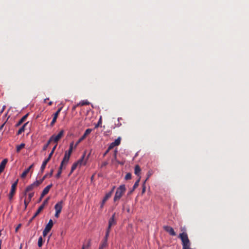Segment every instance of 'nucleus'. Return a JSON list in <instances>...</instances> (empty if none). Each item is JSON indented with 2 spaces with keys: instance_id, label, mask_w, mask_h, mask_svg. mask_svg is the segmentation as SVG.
Listing matches in <instances>:
<instances>
[{
  "instance_id": "1",
  "label": "nucleus",
  "mask_w": 249,
  "mask_h": 249,
  "mask_svg": "<svg viewBox=\"0 0 249 249\" xmlns=\"http://www.w3.org/2000/svg\"><path fill=\"white\" fill-rule=\"evenodd\" d=\"M179 238L182 242V249H192L190 248L191 243L186 232H183L180 233Z\"/></svg>"
},
{
  "instance_id": "2",
  "label": "nucleus",
  "mask_w": 249,
  "mask_h": 249,
  "mask_svg": "<svg viewBox=\"0 0 249 249\" xmlns=\"http://www.w3.org/2000/svg\"><path fill=\"white\" fill-rule=\"evenodd\" d=\"M126 191L125 186L124 184L120 185L116 190L113 200L114 202L119 201L122 197Z\"/></svg>"
},
{
  "instance_id": "3",
  "label": "nucleus",
  "mask_w": 249,
  "mask_h": 249,
  "mask_svg": "<svg viewBox=\"0 0 249 249\" xmlns=\"http://www.w3.org/2000/svg\"><path fill=\"white\" fill-rule=\"evenodd\" d=\"M50 198L48 197L43 202L42 205L38 208L36 212V213L34 214L33 216L29 220V223H30L32 222V221L34 220V219L37 216L39 213L42 211V210L44 209L45 205H46L48 201L49 200Z\"/></svg>"
},
{
  "instance_id": "4",
  "label": "nucleus",
  "mask_w": 249,
  "mask_h": 249,
  "mask_svg": "<svg viewBox=\"0 0 249 249\" xmlns=\"http://www.w3.org/2000/svg\"><path fill=\"white\" fill-rule=\"evenodd\" d=\"M56 146H57V144H55V145L53 148L52 151L49 154L48 158L43 161V162L42 164V165L41 166V168H40V171L42 173L44 171L47 163L49 161V160L51 159L52 156L53 154L54 151L55 149H56Z\"/></svg>"
},
{
  "instance_id": "5",
  "label": "nucleus",
  "mask_w": 249,
  "mask_h": 249,
  "mask_svg": "<svg viewBox=\"0 0 249 249\" xmlns=\"http://www.w3.org/2000/svg\"><path fill=\"white\" fill-rule=\"evenodd\" d=\"M85 154H86V153L85 152L84 154H83V155L82 156V157H81V158L80 160H79L76 162H75L72 164L71 168V173H72L76 169V168H77V165L78 164H80V165H82V164H83L84 165L86 164V161H85L84 163H83L84 159L85 158Z\"/></svg>"
},
{
  "instance_id": "6",
  "label": "nucleus",
  "mask_w": 249,
  "mask_h": 249,
  "mask_svg": "<svg viewBox=\"0 0 249 249\" xmlns=\"http://www.w3.org/2000/svg\"><path fill=\"white\" fill-rule=\"evenodd\" d=\"M64 133V131L63 130H61L60 131V132H59V133L57 135H52L50 137V139L51 140V141L52 142H55L56 144H57L58 141L60 139H61V138L63 136Z\"/></svg>"
},
{
  "instance_id": "7",
  "label": "nucleus",
  "mask_w": 249,
  "mask_h": 249,
  "mask_svg": "<svg viewBox=\"0 0 249 249\" xmlns=\"http://www.w3.org/2000/svg\"><path fill=\"white\" fill-rule=\"evenodd\" d=\"M73 142H72L71 143L70 145V148L68 151H66L65 153L64 157L63 158V160L64 161H66L68 162L70 156L71 155V154L72 151L73 149Z\"/></svg>"
},
{
  "instance_id": "8",
  "label": "nucleus",
  "mask_w": 249,
  "mask_h": 249,
  "mask_svg": "<svg viewBox=\"0 0 249 249\" xmlns=\"http://www.w3.org/2000/svg\"><path fill=\"white\" fill-rule=\"evenodd\" d=\"M18 179H17V180L12 185L11 189L9 194V198L10 200L12 199L13 197L16 193V188L18 183Z\"/></svg>"
},
{
  "instance_id": "9",
  "label": "nucleus",
  "mask_w": 249,
  "mask_h": 249,
  "mask_svg": "<svg viewBox=\"0 0 249 249\" xmlns=\"http://www.w3.org/2000/svg\"><path fill=\"white\" fill-rule=\"evenodd\" d=\"M121 138L118 137L117 139L115 140L114 142H111L107 148L108 151H110V150L113 149L115 146L119 145L121 143Z\"/></svg>"
},
{
  "instance_id": "10",
  "label": "nucleus",
  "mask_w": 249,
  "mask_h": 249,
  "mask_svg": "<svg viewBox=\"0 0 249 249\" xmlns=\"http://www.w3.org/2000/svg\"><path fill=\"white\" fill-rule=\"evenodd\" d=\"M67 163H68V162L62 160V161H61V164L60 165V167L59 168L58 172H57V174L56 175V178H60L61 174L62 173V170L63 168L64 167H65V166H66V165H67Z\"/></svg>"
},
{
  "instance_id": "11",
  "label": "nucleus",
  "mask_w": 249,
  "mask_h": 249,
  "mask_svg": "<svg viewBox=\"0 0 249 249\" xmlns=\"http://www.w3.org/2000/svg\"><path fill=\"white\" fill-rule=\"evenodd\" d=\"M34 196V192L30 193L28 195V198H25V199L24 200V205H25V208H24L25 210L27 208V207L28 204L30 202V201L32 199V198Z\"/></svg>"
},
{
  "instance_id": "12",
  "label": "nucleus",
  "mask_w": 249,
  "mask_h": 249,
  "mask_svg": "<svg viewBox=\"0 0 249 249\" xmlns=\"http://www.w3.org/2000/svg\"><path fill=\"white\" fill-rule=\"evenodd\" d=\"M163 228L166 232H168L170 235L172 236H175L176 235L173 228L169 226H164Z\"/></svg>"
},
{
  "instance_id": "13",
  "label": "nucleus",
  "mask_w": 249,
  "mask_h": 249,
  "mask_svg": "<svg viewBox=\"0 0 249 249\" xmlns=\"http://www.w3.org/2000/svg\"><path fill=\"white\" fill-rule=\"evenodd\" d=\"M61 109H62V107L59 108L57 110V111L54 114H53V119L50 124V125L51 126H53L54 125V124H55V123L56 122V119H57V118L58 116V115H59L60 112L61 111Z\"/></svg>"
},
{
  "instance_id": "14",
  "label": "nucleus",
  "mask_w": 249,
  "mask_h": 249,
  "mask_svg": "<svg viewBox=\"0 0 249 249\" xmlns=\"http://www.w3.org/2000/svg\"><path fill=\"white\" fill-rule=\"evenodd\" d=\"M115 188V186H114L112 188L111 190L107 193L106 194L104 197L103 198V200L104 202H106L112 196L114 189Z\"/></svg>"
},
{
  "instance_id": "15",
  "label": "nucleus",
  "mask_w": 249,
  "mask_h": 249,
  "mask_svg": "<svg viewBox=\"0 0 249 249\" xmlns=\"http://www.w3.org/2000/svg\"><path fill=\"white\" fill-rule=\"evenodd\" d=\"M63 201H60L57 203L55 206H54V209L55 210V212L61 213L62 207H63Z\"/></svg>"
},
{
  "instance_id": "16",
  "label": "nucleus",
  "mask_w": 249,
  "mask_h": 249,
  "mask_svg": "<svg viewBox=\"0 0 249 249\" xmlns=\"http://www.w3.org/2000/svg\"><path fill=\"white\" fill-rule=\"evenodd\" d=\"M53 186V184L51 183V184L47 186L42 191V197H44L46 195H47L49 192L51 188Z\"/></svg>"
},
{
  "instance_id": "17",
  "label": "nucleus",
  "mask_w": 249,
  "mask_h": 249,
  "mask_svg": "<svg viewBox=\"0 0 249 249\" xmlns=\"http://www.w3.org/2000/svg\"><path fill=\"white\" fill-rule=\"evenodd\" d=\"M8 162V160L7 159H4L0 163V174H1V173H2L5 167V165L6 164V163H7Z\"/></svg>"
},
{
  "instance_id": "18",
  "label": "nucleus",
  "mask_w": 249,
  "mask_h": 249,
  "mask_svg": "<svg viewBox=\"0 0 249 249\" xmlns=\"http://www.w3.org/2000/svg\"><path fill=\"white\" fill-rule=\"evenodd\" d=\"M115 213H114L108 220L109 226H113L116 224V221L115 219Z\"/></svg>"
},
{
  "instance_id": "19",
  "label": "nucleus",
  "mask_w": 249,
  "mask_h": 249,
  "mask_svg": "<svg viewBox=\"0 0 249 249\" xmlns=\"http://www.w3.org/2000/svg\"><path fill=\"white\" fill-rule=\"evenodd\" d=\"M29 115V113H27L26 115H25L24 116H23L18 122V123L16 124V127H18L19 125H20L25 120H26L28 116Z\"/></svg>"
},
{
  "instance_id": "20",
  "label": "nucleus",
  "mask_w": 249,
  "mask_h": 249,
  "mask_svg": "<svg viewBox=\"0 0 249 249\" xmlns=\"http://www.w3.org/2000/svg\"><path fill=\"white\" fill-rule=\"evenodd\" d=\"M34 164H32L30 165L27 169L25 170V171L22 173L21 175V178H25L27 175L28 174V173L30 172L31 169L33 167Z\"/></svg>"
},
{
  "instance_id": "21",
  "label": "nucleus",
  "mask_w": 249,
  "mask_h": 249,
  "mask_svg": "<svg viewBox=\"0 0 249 249\" xmlns=\"http://www.w3.org/2000/svg\"><path fill=\"white\" fill-rule=\"evenodd\" d=\"M53 226V221L52 219H50L48 223L46 225L44 229L50 231V230H51V229L52 228Z\"/></svg>"
},
{
  "instance_id": "22",
  "label": "nucleus",
  "mask_w": 249,
  "mask_h": 249,
  "mask_svg": "<svg viewBox=\"0 0 249 249\" xmlns=\"http://www.w3.org/2000/svg\"><path fill=\"white\" fill-rule=\"evenodd\" d=\"M141 169L139 165H136L134 169V173L136 175L140 177Z\"/></svg>"
},
{
  "instance_id": "23",
  "label": "nucleus",
  "mask_w": 249,
  "mask_h": 249,
  "mask_svg": "<svg viewBox=\"0 0 249 249\" xmlns=\"http://www.w3.org/2000/svg\"><path fill=\"white\" fill-rule=\"evenodd\" d=\"M28 122H27L22 126V127L18 130L17 132V135H19L25 131V127L28 124Z\"/></svg>"
},
{
  "instance_id": "24",
  "label": "nucleus",
  "mask_w": 249,
  "mask_h": 249,
  "mask_svg": "<svg viewBox=\"0 0 249 249\" xmlns=\"http://www.w3.org/2000/svg\"><path fill=\"white\" fill-rule=\"evenodd\" d=\"M107 246V242L103 240L99 246V249H104Z\"/></svg>"
},
{
  "instance_id": "25",
  "label": "nucleus",
  "mask_w": 249,
  "mask_h": 249,
  "mask_svg": "<svg viewBox=\"0 0 249 249\" xmlns=\"http://www.w3.org/2000/svg\"><path fill=\"white\" fill-rule=\"evenodd\" d=\"M141 179V177H140L135 182V184L133 185V189L130 191V193H131L132 191H133L136 188L139 186V182Z\"/></svg>"
},
{
  "instance_id": "26",
  "label": "nucleus",
  "mask_w": 249,
  "mask_h": 249,
  "mask_svg": "<svg viewBox=\"0 0 249 249\" xmlns=\"http://www.w3.org/2000/svg\"><path fill=\"white\" fill-rule=\"evenodd\" d=\"M25 144L23 143H22L20 144L17 145V147H16L17 152H19V151L21 150V149H22V148H23L25 147Z\"/></svg>"
},
{
  "instance_id": "27",
  "label": "nucleus",
  "mask_w": 249,
  "mask_h": 249,
  "mask_svg": "<svg viewBox=\"0 0 249 249\" xmlns=\"http://www.w3.org/2000/svg\"><path fill=\"white\" fill-rule=\"evenodd\" d=\"M53 169H52L50 173H49V174H45L43 177L42 178H41V180L43 181L44 180V179L48 177V176H49L50 177L52 176L53 175Z\"/></svg>"
},
{
  "instance_id": "28",
  "label": "nucleus",
  "mask_w": 249,
  "mask_h": 249,
  "mask_svg": "<svg viewBox=\"0 0 249 249\" xmlns=\"http://www.w3.org/2000/svg\"><path fill=\"white\" fill-rule=\"evenodd\" d=\"M43 181L40 179L39 180H36L35 182H34L33 184L35 187H36L38 186L40 184L42 183Z\"/></svg>"
},
{
  "instance_id": "29",
  "label": "nucleus",
  "mask_w": 249,
  "mask_h": 249,
  "mask_svg": "<svg viewBox=\"0 0 249 249\" xmlns=\"http://www.w3.org/2000/svg\"><path fill=\"white\" fill-rule=\"evenodd\" d=\"M35 188V186H34L33 184L32 183V184L28 186L26 188V191L30 192V191H32V190H33Z\"/></svg>"
},
{
  "instance_id": "30",
  "label": "nucleus",
  "mask_w": 249,
  "mask_h": 249,
  "mask_svg": "<svg viewBox=\"0 0 249 249\" xmlns=\"http://www.w3.org/2000/svg\"><path fill=\"white\" fill-rule=\"evenodd\" d=\"M92 131V129H90V128H88V129H86L83 136H84L86 138L87 136L88 135H89L91 132Z\"/></svg>"
},
{
  "instance_id": "31",
  "label": "nucleus",
  "mask_w": 249,
  "mask_h": 249,
  "mask_svg": "<svg viewBox=\"0 0 249 249\" xmlns=\"http://www.w3.org/2000/svg\"><path fill=\"white\" fill-rule=\"evenodd\" d=\"M86 138L84 136H82L76 142L75 147H76L82 141H83Z\"/></svg>"
},
{
  "instance_id": "32",
  "label": "nucleus",
  "mask_w": 249,
  "mask_h": 249,
  "mask_svg": "<svg viewBox=\"0 0 249 249\" xmlns=\"http://www.w3.org/2000/svg\"><path fill=\"white\" fill-rule=\"evenodd\" d=\"M38 246L39 247H41L43 245V239L41 236H40L38 240Z\"/></svg>"
},
{
  "instance_id": "33",
  "label": "nucleus",
  "mask_w": 249,
  "mask_h": 249,
  "mask_svg": "<svg viewBox=\"0 0 249 249\" xmlns=\"http://www.w3.org/2000/svg\"><path fill=\"white\" fill-rule=\"evenodd\" d=\"M51 142L52 141H51L50 139H49V140L47 142V143L45 145H44L43 147V150H46Z\"/></svg>"
},
{
  "instance_id": "34",
  "label": "nucleus",
  "mask_w": 249,
  "mask_h": 249,
  "mask_svg": "<svg viewBox=\"0 0 249 249\" xmlns=\"http://www.w3.org/2000/svg\"><path fill=\"white\" fill-rule=\"evenodd\" d=\"M80 106H85V105H88L89 104V103L88 101H82V102H80L79 103Z\"/></svg>"
},
{
  "instance_id": "35",
  "label": "nucleus",
  "mask_w": 249,
  "mask_h": 249,
  "mask_svg": "<svg viewBox=\"0 0 249 249\" xmlns=\"http://www.w3.org/2000/svg\"><path fill=\"white\" fill-rule=\"evenodd\" d=\"M118 153V150L117 148L115 149L114 151V154H113V160L115 161H117V154Z\"/></svg>"
},
{
  "instance_id": "36",
  "label": "nucleus",
  "mask_w": 249,
  "mask_h": 249,
  "mask_svg": "<svg viewBox=\"0 0 249 249\" xmlns=\"http://www.w3.org/2000/svg\"><path fill=\"white\" fill-rule=\"evenodd\" d=\"M109 232L108 231H106L105 236L103 239V240L107 242L108 237L109 236Z\"/></svg>"
},
{
  "instance_id": "37",
  "label": "nucleus",
  "mask_w": 249,
  "mask_h": 249,
  "mask_svg": "<svg viewBox=\"0 0 249 249\" xmlns=\"http://www.w3.org/2000/svg\"><path fill=\"white\" fill-rule=\"evenodd\" d=\"M131 178V174L130 173H127L125 176V179L126 180H128Z\"/></svg>"
},
{
  "instance_id": "38",
  "label": "nucleus",
  "mask_w": 249,
  "mask_h": 249,
  "mask_svg": "<svg viewBox=\"0 0 249 249\" xmlns=\"http://www.w3.org/2000/svg\"><path fill=\"white\" fill-rule=\"evenodd\" d=\"M145 182L144 181V182L143 183L142 190V194L144 193L145 192L146 187L145 186Z\"/></svg>"
},
{
  "instance_id": "39",
  "label": "nucleus",
  "mask_w": 249,
  "mask_h": 249,
  "mask_svg": "<svg viewBox=\"0 0 249 249\" xmlns=\"http://www.w3.org/2000/svg\"><path fill=\"white\" fill-rule=\"evenodd\" d=\"M49 232V231L44 229L43 231V235L44 237L46 236L48 233Z\"/></svg>"
},
{
  "instance_id": "40",
  "label": "nucleus",
  "mask_w": 249,
  "mask_h": 249,
  "mask_svg": "<svg viewBox=\"0 0 249 249\" xmlns=\"http://www.w3.org/2000/svg\"><path fill=\"white\" fill-rule=\"evenodd\" d=\"M80 106V105H79V104L78 103V104H77V105H75V106H73V107H72V111L75 110V109H76V108L78 106Z\"/></svg>"
},
{
  "instance_id": "41",
  "label": "nucleus",
  "mask_w": 249,
  "mask_h": 249,
  "mask_svg": "<svg viewBox=\"0 0 249 249\" xmlns=\"http://www.w3.org/2000/svg\"><path fill=\"white\" fill-rule=\"evenodd\" d=\"M5 107H6V106L5 105H4L2 107V108L1 110L0 111V115H1L2 113V112L4 111V109H5Z\"/></svg>"
},
{
  "instance_id": "42",
  "label": "nucleus",
  "mask_w": 249,
  "mask_h": 249,
  "mask_svg": "<svg viewBox=\"0 0 249 249\" xmlns=\"http://www.w3.org/2000/svg\"><path fill=\"white\" fill-rule=\"evenodd\" d=\"M106 202H104L103 200H102V201L101 202V205H100V208L102 209Z\"/></svg>"
},
{
  "instance_id": "43",
  "label": "nucleus",
  "mask_w": 249,
  "mask_h": 249,
  "mask_svg": "<svg viewBox=\"0 0 249 249\" xmlns=\"http://www.w3.org/2000/svg\"><path fill=\"white\" fill-rule=\"evenodd\" d=\"M107 164H108V162H107V161H105V162H103L102 165H101V167H103L104 166H106L107 165Z\"/></svg>"
},
{
  "instance_id": "44",
  "label": "nucleus",
  "mask_w": 249,
  "mask_h": 249,
  "mask_svg": "<svg viewBox=\"0 0 249 249\" xmlns=\"http://www.w3.org/2000/svg\"><path fill=\"white\" fill-rule=\"evenodd\" d=\"M112 226H109V225L108 224V227L106 231H108L109 232H110Z\"/></svg>"
},
{
  "instance_id": "45",
  "label": "nucleus",
  "mask_w": 249,
  "mask_h": 249,
  "mask_svg": "<svg viewBox=\"0 0 249 249\" xmlns=\"http://www.w3.org/2000/svg\"><path fill=\"white\" fill-rule=\"evenodd\" d=\"M60 213L59 212H55V217H59V214H60Z\"/></svg>"
},
{
  "instance_id": "46",
  "label": "nucleus",
  "mask_w": 249,
  "mask_h": 249,
  "mask_svg": "<svg viewBox=\"0 0 249 249\" xmlns=\"http://www.w3.org/2000/svg\"><path fill=\"white\" fill-rule=\"evenodd\" d=\"M109 151H108V149H107L106 151L104 153L103 157H105L107 155V154L108 153Z\"/></svg>"
},
{
  "instance_id": "47",
  "label": "nucleus",
  "mask_w": 249,
  "mask_h": 249,
  "mask_svg": "<svg viewBox=\"0 0 249 249\" xmlns=\"http://www.w3.org/2000/svg\"><path fill=\"white\" fill-rule=\"evenodd\" d=\"M5 124V123L3 124L0 126V131L2 130L4 125Z\"/></svg>"
},
{
  "instance_id": "48",
  "label": "nucleus",
  "mask_w": 249,
  "mask_h": 249,
  "mask_svg": "<svg viewBox=\"0 0 249 249\" xmlns=\"http://www.w3.org/2000/svg\"><path fill=\"white\" fill-rule=\"evenodd\" d=\"M21 225L19 224L18 227L16 228V231H18V228L20 227Z\"/></svg>"
},
{
  "instance_id": "49",
  "label": "nucleus",
  "mask_w": 249,
  "mask_h": 249,
  "mask_svg": "<svg viewBox=\"0 0 249 249\" xmlns=\"http://www.w3.org/2000/svg\"><path fill=\"white\" fill-rule=\"evenodd\" d=\"M28 192H26V189H25V191H24V196H27V194Z\"/></svg>"
},
{
  "instance_id": "50",
  "label": "nucleus",
  "mask_w": 249,
  "mask_h": 249,
  "mask_svg": "<svg viewBox=\"0 0 249 249\" xmlns=\"http://www.w3.org/2000/svg\"><path fill=\"white\" fill-rule=\"evenodd\" d=\"M150 176V174H148V177H147V178L145 180L144 182H146L147 181V180L148 179Z\"/></svg>"
},
{
  "instance_id": "51",
  "label": "nucleus",
  "mask_w": 249,
  "mask_h": 249,
  "mask_svg": "<svg viewBox=\"0 0 249 249\" xmlns=\"http://www.w3.org/2000/svg\"><path fill=\"white\" fill-rule=\"evenodd\" d=\"M53 104V102L52 101L50 102L49 103H48V105L49 106H51Z\"/></svg>"
},
{
  "instance_id": "52",
  "label": "nucleus",
  "mask_w": 249,
  "mask_h": 249,
  "mask_svg": "<svg viewBox=\"0 0 249 249\" xmlns=\"http://www.w3.org/2000/svg\"><path fill=\"white\" fill-rule=\"evenodd\" d=\"M100 122H101V120H100V121H99L98 124L100 123ZM98 125H99V124H98L97 125H96L95 126V127H98Z\"/></svg>"
},
{
  "instance_id": "53",
  "label": "nucleus",
  "mask_w": 249,
  "mask_h": 249,
  "mask_svg": "<svg viewBox=\"0 0 249 249\" xmlns=\"http://www.w3.org/2000/svg\"><path fill=\"white\" fill-rule=\"evenodd\" d=\"M47 100H49V98L45 99L44 102H45L46 101H47Z\"/></svg>"
},
{
  "instance_id": "54",
  "label": "nucleus",
  "mask_w": 249,
  "mask_h": 249,
  "mask_svg": "<svg viewBox=\"0 0 249 249\" xmlns=\"http://www.w3.org/2000/svg\"><path fill=\"white\" fill-rule=\"evenodd\" d=\"M47 100H49V98L45 99L44 102H45L46 101H47Z\"/></svg>"
},
{
  "instance_id": "55",
  "label": "nucleus",
  "mask_w": 249,
  "mask_h": 249,
  "mask_svg": "<svg viewBox=\"0 0 249 249\" xmlns=\"http://www.w3.org/2000/svg\"><path fill=\"white\" fill-rule=\"evenodd\" d=\"M1 241H0V249H1Z\"/></svg>"
},
{
  "instance_id": "56",
  "label": "nucleus",
  "mask_w": 249,
  "mask_h": 249,
  "mask_svg": "<svg viewBox=\"0 0 249 249\" xmlns=\"http://www.w3.org/2000/svg\"><path fill=\"white\" fill-rule=\"evenodd\" d=\"M43 197H42V194H41V196L40 197V200H41Z\"/></svg>"
},
{
  "instance_id": "57",
  "label": "nucleus",
  "mask_w": 249,
  "mask_h": 249,
  "mask_svg": "<svg viewBox=\"0 0 249 249\" xmlns=\"http://www.w3.org/2000/svg\"><path fill=\"white\" fill-rule=\"evenodd\" d=\"M120 120H122V118H118V121H120Z\"/></svg>"
},
{
  "instance_id": "58",
  "label": "nucleus",
  "mask_w": 249,
  "mask_h": 249,
  "mask_svg": "<svg viewBox=\"0 0 249 249\" xmlns=\"http://www.w3.org/2000/svg\"><path fill=\"white\" fill-rule=\"evenodd\" d=\"M19 249H22V245H20Z\"/></svg>"
},
{
  "instance_id": "59",
  "label": "nucleus",
  "mask_w": 249,
  "mask_h": 249,
  "mask_svg": "<svg viewBox=\"0 0 249 249\" xmlns=\"http://www.w3.org/2000/svg\"><path fill=\"white\" fill-rule=\"evenodd\" d=\"M84 249V248H83V249Z\"/></svg>"
}]
</instances>
